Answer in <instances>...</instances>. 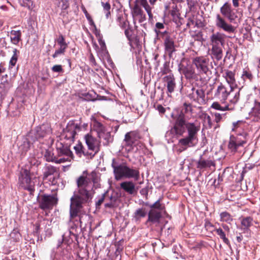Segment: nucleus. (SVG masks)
I'll use <instances>...</instances> for the list:
<instances>
[{
    "label": "nucleus",
    "mask_w": 260,
    "mask_h": 260,
    "mask_svg": "<svg viewBox=\"0 0 260 260\" xmlns=\"http://www.w3.org/2000/svg\"><path fill=\"white\" fill-rule=\"evenodd\" d=\"M185 113L182 111H177L175 114H172V117L174 122L171 128L168 131L166 137L172 135L173 137L178 138L176 145V152L180 153L189 147L195 146L198 142V133L200 130V125L197 122H190L186 121Z\"/></svg>",
    "instance_id": "f257e3e1"
},
{
    "label": "nucleus",
    "mask_w": 260,
    "mask_h": 260,
    "mask_svg": "<svg viewBox=\"0 0 260 260\" xmlns=\"http://www.w3.org/2000/svg\"><path fill=\"white\" fill-rule=\"evenodd\" d=\"M98 180L96 173L93 172L88 176L82 175L76 180L77 191L74 192L70 200V221L79 217L81 226L82 223L81 214L83 205L91 201L94 193L93 188Z\"/></svg>",
    "instance_id": "f03ea898"
},
{
    "label": "nucleus",
    "mask_w": 260,
    "mask_h": 260,
    "mask_svg": "<svg viewBox=\"0 0 260 260\" xmlns=\"http://www.w3.org/2000/svg\"><path fill=\"white\" fill-rule=\"evenodd\" d=\"M85 143L87 149L85 148L81 142L74 147V149L77 155L81 157L82 155L88 159H92L100 150L101 142L96 138L87 134L84 136Z\"/></svg>",
    "instance_id": "7ed1b4c3"
},
{
    "label": "nucleus",
    "mask_w": 260,
    "mask_h": 260,
    "mask_svg": "<svg viewBox=\"0 0 260 260\" xmlns=\"http://www.w3.org/2000/svg\"><path fill=\"white\" fill-rule=\"evenodd\" d=\"M111 167L113 169V173L116 180H119L122 178H133L135 181H138L139 179V170L129 167L126 162L120 163L118 159L113 158Z\"/></svg>",
    "instance_id": "20e7f679"
},
{
    "label": "nucleus",
    "mask_w": 260,
    "mask_h": 260,
    "mask_svg": "<svg viewBox=\"0 0 260 260\" xmlns=\"http://www.w3.org/2000/svg\"><path fill=\"white\" fill-rule=\"evenodd\" d=\"M213 61L206 56L196 57L193 59L192 63L197 69L199 76L206 79L210 78L212 75L211 70L213 68Z\"/></svg>",
    "instance_id": "39448f33"
},
{
    "label": "nucleus",
    "mask_w": 260,
    "mask_h": 260,
    "mask_svg": "<svg viewBox=\"0 0 260 260\" xmlns=\"http://www.w3.org/2000/svg\"><path fill=\"white\" fill-rule=\"evenodd\" d=\"M248 139V135L246 132L238 134L236 137L231 136L228 148L232 152H240L243 150L244 145L247 143Z\"/></svg>",
    "instance_id": "423d86ee"
},
{
    "label": "nucleus",
    "mask_w": 260,
    "mask_h": 260,
    "mask_svg": "<svg viewBox=\"0 0 260 260\" xmlns=\"http://www.w3.org/2000/svg\"><path fill=\"white\" fill-rule=\"evenodd\" d=\"M52 132L50 124L47 123H44L31 129L29 133V137L36 142L50 136Z\"/></svg>",
    "instance_id": "0eeeda50"
},
{
    "label": "nucleus",
    "mask_w": 260,
    "mask_h": 260,
    "mask_svg": "<svg viewBox=\"0 0 260 260\" xmlns=\"http://www.w3.org/2000/svg\"><path fill=\"white\" fill-rule=\"evenodd\" d=\"M37 200L39 207L43 210L52 209L58 202L56 193L41 194L38 197Z\"/></svg>",
    "instance_id": "6e6552de"
},
{
    "label": "nucleus",
    "mask_w": 260,
    "mask_h": 260,
    "mask_svg": "<svg viewBox=\"0 0 260 260\" xmlns=\"http://www.w3.org/2000/svg\"><path fill=\"white\" fill-rule=\"evenodd\" d=\"M81 131L80 123H75V121L71 120L63 129L61 136L70 142H73L76 135Z\"/></svg>",
    "instance_id": "1a4fd4ad"
},
{
    "label": "nucleus",
    "mask_w": 260,
    "mask_h": 260,
    "mask_svg": "<svg viewBox=\"0 0 260 260\" xmlns=\"http://www.w3.org/2000/svg\"><path fill=\"white\" fill-rule=\"evenodd\" d=\"M19 180L22 186L30 192V193L34 191L35 183L31 180L29 171L26 169L22 170L20 172Z\"/></svg>",
    "instance_id": "9d476101"
},
{
    "label": "nucleus",
    "mask_w": 260,
    "mask_h": 260,
    "mask_svg": "<svg viewBox=\"0 0 260 260\" xmlns=\"http://www.w3.org/2000/svg\"><path fill=\"white\" fill-rule=\"evenodd\" d=\"M161 38L164 40L165 50L169 57H172L173 52L176 51L174 39L167 30L164 31Z\"/></svg>",
    "instance_id": "9b49d317"
},
{
    "label": "nucleus",
    "mask_w": 260,
    "mask_h": 260,
    "mask_svg": "<svg viewBox=\"0 0 260 260\" xmlns=\"http://www.w3.org/2000/svg\"><path fill=\"white\" fill-rule=\"evenodd\" d=\"M192 92L188 95V98L200 105H205L206 102L205 91L202 88H191Z\"/></svg>",
    "instance_id": "f8f14e48"
},
{
    "label": "nucleus",
    "mask_w": 260,
    "mask_h": 260,
    "mask_svg": "<svg viewBox=\"0 0 260 260\" xmlns=\"http://www.w3.org/2000/svg\"><path fill=\"white\" fill-rule=\"evenodd\" d=\"M215 25L216 27L228 33H234L236 28L232 24L228 23L224 18L219 14L216 15Z\"/></svg>",
    "instance_id": "ddd939ff"
},
{
    "label": "nucleus",
    "mask_w": 260,
    "mask_h": 260,
    "mask_svg": "<svg viewBox=\"0 0 260 260\" xmlns=\"http://www.w3.org/2000/svg\"><path fill=\"white\" fill-rule=\"evenodd\" d=\"M35 142L34 140L29 138L28 133L25 137H23L21 139L19 140L17 143L19 152L21 154H25Z\"/></svg>",
    "instance_id": "4468645a"
},
{
    "label": "nucleus",
    "mask_w": 260,
    "mask_h": 260,
    "mask_svg": "<svg viewBox=\"0 0 260 260\" xmlns=\"http://www.w3.org/2000/svg\"><path fill=\"white\" fill-rule=\"evenodd\" d=\"M234 91V89L232 90H229L225 86L220 84L217 87L214 94V97L219 100L222 103H224L228 97L232 94Z\"/></svg>",
    "instance_id": "2eb2a0df"
},
{
    "label": "nucleus",
    "mask_w": 260,
    "mask_h": 260,
    "mask_svg": "<svg viewBox=\"0 0 260 260\" xmlns=\"http://www.w3.org/2000/svg\"><path fill=\"white\" fill-rule=\"evenodd\" d=\"M220 12L221 15L226 18L231 22H233L237 17L233 9L231 4L225 2L220 8Z\"/></svg>",
    "instance_id": "dca6fc26"
},
{
    "label": "nucleus",
    "mask_w": 260,
    "mask_h": 260,
    "mask_svg": "<svg viewBox=\"0 0 260 260\" xmlns=\"http://www.w3.org/2000/svg\"><path fill=\"white\" fill-rule=\"evenodd\" d=\"M226 36L225 34L217 31L213 32L210 37V45L211 46L224 47Z\"/></svg>",
    "instance_id": "f3484780"
},
{
    "label": "nucleus",
    "mask_w": 260,
    "mask_h": 260,
    "mask_svg": "<svg viewBox=\"0 0 260 260\" xmlns=\"http://www.w3.org/2000/svg\"><path fill=\"white\" fill-rule=\"evenodd\" d=\"M220 46H211L210 50V55L213 60L215 65H216V62L221 60L223 57V48Z\"/></svg>",
    "instance_id": "a211bd4d"
},
{
    "label": "nucleus",
    "mask_w": 260,
    "mask_h": 260,
    "mask_svg": "<svg viewBox=\"0 0 260 260\" xmlns=\"http://www.w3.org/2000/svg\"><path fill=\"white\" fill-rule=\"evenodd\" d=\"M135 3L132 10L133 16L135 19L138 20L139 22H142L146 20V15L140 7L141 6L137 2V0H136Z\"/></svg>",
    "instance_id": "6ab92c4d"
},
{
    "label": "nucleus",
    "mask_w": 260,
    "mask_h": 260,
    "mask_svg": "<svg viewBox=\"0 0 260 260\" xmlns=\"http://www.w3.org/2000/svg\"><path fill=\"white\" fill-rule=\"evenodd\" d=\"M162 217V212L154 209L150 210L148 214L147 222H151L152 224H158L160 223Z\"/></svg>",
    "instance_id": "aec40b11"
},
{
    "label": "nucleus",
    "mask_w": 260,
    "mask_h": 260,
    "mask_svg": "<svg viewBox=\"0 0 260 260\" xmlns=\"http://www.w3.org/2000/svg\"><path fill=\"white\" fill-rule=\"evenodd\" d=\"M179 70L182 72L185 77L187 80H197L199 75L196 73L194 70L191 67H184L181 66Z\"/></svg>",
    "instance_id": "412c9836"
},
{
    "label": "nucleus",
    "mask_w": 260,
    "mask_h": 260,
    "mask_svg": "<svg viewBox=\"0 0 260 260\" xmlns=\"http://www.w3.org/2000/svg\"><path fill=\"white\" fill-rule=\"evenodd\" d=\"M139 139V137L137 133L131 132L125 134L124 141L126 145L132 146L136 144Z\"/></svg>",
    "instance_id": "4be33fe9"
},
{
    "label": "nucleus",
    "mask_w": 260,
    "mask_h": 260,
    "mask_svg": "<svg viewBox=\"0 0 260 260\" xmlns=\"http://www.w3.org/2000/svg\"><path fill=\"white\" fill-rule=\"evenodd\" d=\"M164 81L167 83V90L170 93L174 92L176 87L175 79L172 74L164 77Z\"/></svg>",
    "instance_id": "5701e85b"
},
{
    "label": "nucleus",
    "mask_w": 260,
    "mask_h": 260,
    "mask_svg": "<svg viewBox=\"0 0 260 260\" xmlns=\"http://www.w3.org/2000/svg\"><path fill=\"white\" fill-rule=\"evenodd\" d=\"M215 163L211 159H205L203 156L201 155L199 159L197 162V168L200 170H203L211 166H214Z\"/></svg>",
    "instance_id": "b1692460"
},
{
    "label": "nucleus",
    "mask_w": 260,
    "mask_h": 260,
    "mask_svg": "<svg viewBox=\"0 0 260 260\" xmlns=\"http://www.w3.org/2000/svg\"><path fill=\"white\" fill-rule=\"evenodd\" d=\"M120 187L130 194L134 193L135 186L132 181H124L120 183Z\"/></svg>",
    "instance_id": "393cba45"
},
{
    "label": "nucleus",
    "mask_w": 260,
    "mask_h": 260,
    "mask_svg": "<svg viewBox=\"0 0 260 260\" xmlns=\"http://www.w3.org/2000/svg\"><path fill=\"white\" fill-rule=\"evenodd\" d=\"M147 215L145 208H140L137 209L133 215V219L135 222H139L142 218L145 217Z\"/></svg>",
    "instance_id": "a878e982"
},
{
    "label": "nucleus",
    "mask_w": 260,
    "mask_h": 260,
    "mask_svg": "<svg viewBox=\"0 0 260 260\" xmlns=\"http://www.w3.org/2000/svg\"><path fill=\"white\" fill-rule=\"evenodd\" d=\"M253 219L250 216L243 218L241 220V224L243 230V233H248L249 228L252 225Z\"/></svg>",
    "instance_id": "bb28decb"
},
{
    "label": "nucleus",
    "mask_w": 260,
    "mask_h": 260,
    "mask_svg": "<svg viewBox=\"0 0 260 260\" xmlns=\"http://www.w3.org/2000/svg\"><path fill=\"white\" fill-rule=\"evenodd\" d=\"M108 200L110 201V203H106L105 204V208H112L117 206L118 197L116 194L113 193L111 196H109L108 192L107 201Z\"/></svg>",
    "instance_id": "cd10ccee"
},
{
    "label": "nucleus",
    "mask_w": 260,
    "mask_h": 260,
    "mask_svg": "<svg viewBox=\"0 0 260 260\" xmlns=\"http://www.w3.org/2000/svg\"><path fill=\"white\" fill-rule=\"evenodd\" d=\"M21 31L20 30H12L10 31V40L12 44L17 45L21 41Z\"/></svg>",
    "instance_id": "c85d7f7f"
},
{
    "label": "nucleus",
    "mask_w": 260,
    "mask_h": 260,
    "mask_svg": "<svg viewBox=\"0 0 260 260\" xmlns=\"http://www.w3.org/2000/svg\"><path fill=\"white\" fill-rule=\"evenodd\" d=\"M241 78L244 82H247L248 83L251 82L253 81V76L249 68H246L243 69L241 75Z\"/></svg>",
    "instance_id": "c756f323"
},
{
    "label": "nucleus",
    "mask_w": 260,
    "mask_h": 260,
    "mask_svg": "<svg viewBox=\"0 0 260 260\" xmlns=\"http://www.w3.org/2000/svg\"><path fill=\"white\" fill-rule=\"evenodd\" d=\"M251 114L255 118V120L258 121L260 119V101H255L254 106L251 111Z\"/></svg>",
    "instance_id": "7c9ffc66"
},
{
    "label": "nucleus",
    "mask_w": 260,
    "mask_h": 260,
    "mask_svg": "<svg viewBox=\"0 0 260 260\" xmlns=\"http://www.w3.org/2000/svg\"><path fill=\"white\" fill-rule=\"evenodd\" d=\"M224 77L226 82L230 85L231 90H232L233 86L235 84V73L231 71H226Z\"/></svg>",
    "instance_id": "2f4dec72"
},
{
    "label": "nucleus",
    "mask_w": 260,
    "mask_h": 260,
    "mask_svg": "<svg viewBox=\"0 0 260 260\" xmlns=\"http://www.w3.org/2000/svg\"><path fill=\"white\" fill-rule=\"evenodd\" d=\"M201 118L203 120V126L205 129H210L212 128L213 123L211 117L207 113H203L201 115Z\"/></svg>",
    "instance_id": "473e14b6"
},
{
    "label": "nucleus",
    "mask_w": 260,
    "mask_h": 260,
    "mask_svg": "<svg viewBox=\"0 0 260 260\" xmlns=\"http://www.w3.org/2000/svg\"><path fill=\"white\" fill-rule=\"evenodd\" d=\"M91 126H92L93 130L96 132L98 136L100 133H102L106 129L105 127L103 125V124L95 119L92 121Z\"/></svg>",
    "instance_id": "72a5a7b5"
},
{
    "label": "nucleus",
    "mask_w": 260,
    "mask_h": 260,
    "mask_svg": "<svg viewBox=\"0 0 260 260\" xmlns=\"http://www.w3.org/2000/svg\"><path fill=\"white\" fill-rule=\"evenodd\" d=\"M161 201V199L159 198L152 204H148V203H146V205L150 208V210L154 209L157 211H160V212H162L165 210V205L160 203Z\"/></svg>",
    "instance_id": "f704fd0d"
},
{
    "label": "nucleus",
    "mask_w": 260,
    "mask_h": 260,
    "mask_svg": "<svg viewBox=\"0 0 260 260\" xmlns=\"http://www.w3.org/2000/svg\"><path fill=\"white\" fill-rule=\"evenodd\" d=\"M57 152L59 156H65L66 157H71V158L73 157L72 151L67 147L62 146L60 148H57Z\"/></svg>",
    "instance_id": "c9c22d12"
},
{
    "label": "nucleus",
    "mask_w": 260,
    "mask_h": 260,
    "mask_svg": "<svg viewBox=\"0 0 260 260\" xmlns=\"http://www.w3.org/2000/svg\"><path fill=\"white\" fill-rule=\"evenodd\" d=\"M20 52L16 48H14L13 50V55L11 57L9 61V69L12 68L14 67L18 60V56Z\"/></svg>",
    "instance_id": "e433bc0d"
},
{
    "label": "nucleus",
    "mask_w": 260,
    "mask_h": 260,
    "mask_svg": "<svg viewBox=\"0 0 260 260\" xmlns=\"http://www.w3.org/2000/svg\"><path fill=\"white\" fill-rule=\"evenodd\" d=\"M98 137L100 139H103L106 141V142L104 144L105 145L109 144V143L111 142L113 140L110 133L106 132V129L102 133H100L98 136Z\"/></svg>",
    "instance_id": "4c0bfd02"
},
{
    "label": "nucleus",
    "mask_w": 260,
    "mask_h": 260,
    "mask_svg": "<svg viewBox=\"0 0 260 260\" xmlns=\"http://www.w3.org/2000/svg\"><path fill=\"white\" fill-rule=\"evenodd\" d=\"M56 171V168L51 165L45 167L43 173L44 178H47L48 176L53 175Z\"/></svg>",
    "instance_id": "58836bf2"
},
{
    "label": "nucleus",
    "mask_w": 260,
    "mask_h": 260,
    "mask_svg": "<svg viewBox=\"0 0 260 260\" xmlns=\"http://www.w3.org/2000/svg\"><path fill=\"white\" fill-rule=\"evenodd\" d=\"M44 156L46 161L55 162L56 157L51 149L46 150Z\"/></svg>",
    "instance_id": "ea45409f"
},
{
    "label": "nucleus",
    "mask_w": 260,
    "mask_h": 260,
    "mask_svg": "<svg viewBox=\"0 0 260 260\" xmlns=\"http://www.w3.org/2000/svg\"><path fill=\"white\" fill-rule=\"evenodd\" d=\"M220 221L230 223L233 221V218L228 212H222L220 214Z\"/></svg>",
    "instance_id": "a19ab883"
},
{
    "label": "nucleus",
    "mask_w": 260,
    "mask_h": 260,
    "mask_svg": "<svg viewBox=\"0 0 260 260\" xmlns=\"http://www.w3.org/2000/svg\"><path fill=\"white\" fill-rule=\"evenodd\" d=\"M215 231L225 244L226 245H230V241L229 239L226 237L224 232L221 228L216 229Z\"/></svg>",
    "instance_id": "79ce46f5"
},
{
    "label": "nucleus",
    "mask_w": 260,
    "mask_h": 260,
    "mask_svg": "<svg viewBox=\"0 0 260 260\" xmlns=\"http://www.w3.org/2000/svg\"><path fill=\"white\" fill-rule=\"evenodd\" d=\"M19 4L24 7L27 8L29 10H32L33 8V2L31 0H18Z\"/></svg>",
    "instance_id": "37998d69"
},
{
    "label": "nucleus",
    "mask_w": 260,
    "mask_h": 260,
    "mask_svg": "<svg viewBox=\"0 0 260 260\" xmlns=\"http://www.w3.org/2000/svg\"><path fill=\"white\" fill-rule=\"evenodd\" d=\"M211 107L215 110H220L222 111H224L226 110H229V105H225V106H221L218 102H214Z\"/></svg>",
    "instance_id": "c03bdc74"
},
{
    "label": "nucleus",
    "mask_w": 260,
    "mask_h": 260,
    "mask_svg": "<svg viewBox=\"0 0 260 260\" xmlns=\"http://www.w3.org/2000/svg\"><path fill=\"white\" fill-rule=\"evenodd\" d=\"M101 4L102 7H103L104 11L106 14V17L108 19L111 15V5L108 2L105 3L102 2Z\"/></svg>",
    "instance_id": "a18cd8bd"
},
{
    "label": "nucleus",
    "mask_w": 260,
    "mask_h": 260,
    "mask_svg": "<svg viewBox=\"0 0 260 260\" xmlns=\"http://www.w3.org/2000/svg\"><path fill=\"white\" fill-rule=\"evenodd\" d=\"M164 28L165 25L163 23L157 22L155 24V28L154 31L158 36H160V37H162V35L161 33H163L164 31H161V29H162Z\"/></svg>",
    "instance_id": "49530a36"
},
{
    "label": "nucleus",
    "mask_w": 260,
    "mask_h": 260,
    "mask_svg": "<svg viewBox=\"0 0 260 260\" xmlns=\"http://www.w3.org/2000/svg\"><path fill=\"white\" fill-rule=\"evenodd\" d=\"M107 196H108V191H106L105 193L102 194L101 197L98 198V201L95 203V206L96 208H100L102 204L104 201H107Z\"/></svg>",
    "instance_id": "de8ad7c7"
},
{
    "label": "nucleus",
    "mask_w": 260,
    "mask_h": 260,
    "mask_svg": "<svg viewBox=\"0 0 260 260\" xmlns=\"http://www.w3.org/2000/svg\"><path fill=\"white\" fill-rule=\"evenodd\" d=\"M191 37L193 39L194 41H198L201 43L205 41V40L203 38V34L201 31H199L191 35Z\"/></svg>",
    "instance_id": "09e8293b"
},
{
    "label": "nucleus",
    "mask_w": 260,
    "mask_h": 260,
    "mask_svg": "<svg viewBox=\"0 0 260 260\" xmlns=\"http://www.w3.org/2000/svg\"><path fill=\"white\" fill-rule=\"evenodd\" d=\"M56 41L60 47H68V44L66 42L65 38L62 35H59Z\"/></svg>",
    "instance_id": "8fccbe9b"
},
{
    "label": "nucleus",
    "mask_w": 260,
    "mask_h": 260,
    "mask_svg": "<svg viewBox=\"0 0 260 260\" xmlns=\"http://www.w3.org/2000/svg\"><path fill=\"white\" fill-rule=\"evenodd\" d=\"M67 48V47L59 46V48L57 50H56L55 51L54 53L52 55L53 58H55L57 57L59 55H64Z\"/></svg>",
    "instance_id": "3c124183"
},
{
    "label": "nucleus",
    "mask_w": 260,
    "mask_h": 260,
    "mask_svg": "<svg viewBox=\"0 0 260 260\" xmlns=\"http://www.w3.org/2000/svg\"><path fill=\"white\" fill-rule=\"evenodd\" d=\"M170 14L174 19L179 17L180 14L176 5H173L172 6V9L170 10Z\"/></svg>",
    "instance_id": "603ef678"
},
{
    "label": "nucleus",
    "mask_w": 260,
    "mask_h": 260,
    "mask_svg": "<svg viewBox=\"0 0 260 260\" xmlns=\"http://www.w3.org/2000/svg\"><path fill=\"white\" fill-rule=\"evenodd\" d=\"M181 110H182L184 113H185V114L188 113H191L192 109L191 104L184 103Z\"/></svg>",
    "instance_id": "864d4df0"
},
{
    "label": "nucleus",
    "mask_w": 260,
    "mask_h": 260,
    "mask_svg": "<svg viewBox=\"0 0 260 260\" xmlns=\"http://www.w3.org/2000/svg\"><path fill=\"white\" fill-rule=\"evenodd\" d=\"M11 239L14 241L17 242L19 240L20 238V234L17 230H13L10 234Z\"/></svg>",
    "instance_id": "5fc2aeb1"
},
{
    "label": "nucleus",
    "mask_w": 260,
    "mask_h": 260,
    "mask_svg": "<svg viewBox=\"0 0 260 260\" xmlns=\"http://www.w3.org/2000/svg\"><path fill=\"white\" fill-rule=\"evenodd\" d=\"M171 70L169 68V62L166 61L164 64L162 68L161 69V72L163 75L170 74Z\"/></svg>",
    "instance_id": "6e6d98bb"
},
{
    "label": "nucleus",
    "mask_w": 260,
    "mask_h": 260,
    "mask_svg": "<svg viewBox=\"0 0 260 260\" xmlns=\"http://www.w3.org/2000/svg\"><path fill=\"white\" fill-rule=\"evenodd\" d=\"M239 98H240V90H239L238 91H236L233 97L230 100V103H231L232 104H236L238 102V101L239 100Z\"/></svg>",
    "instance_id": "4d7b16f0"
},
{
    "label": "nucleus",
    "mask_w": 260,
    "mask_h": 260,
    "mask_svg": "<svg viewBox=\"0 0 260 260\" xmlns=\"http://www.w3.org/2000/svg\"><path fill=\"white\" fill-rule=\"evenodd\" d=\"M214 115L215 117L214 121L216 123H218L221 120H222L223 117H224L225 116V114H220V113L216 112L214 113Z\"/></svg>",
    "instance_id": "13d9d810"
},
{
    "label": "nucleus",
    "mask_w": 260,
    "mask_h": 260,
    "mask_svg": "<svg viewBox=\"0 0 260 260\" xmlns=\"http://www.w3.org/2000/svg\"><path fill=\"white\" fill-rule=\"evenodd\" d=\"M62 157H61L60 158H58L56 157L55 163L56 164H61L68 161L71 160V157H66L65 156H62Z\"/></svg>",
    "instance_id": "bf43d9fd"
},
{
    "label": "nucleus",
    "mask_w": 260,
    "mask_h": 260,
    "mask_svg": "<svg viewBox=\"0 0 260 260\" xmlns=\"http://www.w3.org/2000/svg\"><path fill=\"white\" fill-rule=\"evenodd\" d=\"M83 11L87 18V19L89 21V22L90 23V24L91 25H94V22L91 18V17L90 16V15L89 14V13L87 12V11H86V10L85 9V8H84L83 9Z\"/></svg>",
    "instance_id": "052dcab7"
},
{
    "label": "nucleus",
    "mask_w": 260,
    "mask_h": 260,
    "mask_svg": "<svg viewBox=\"0 0 260 260\" xmlns=\"http://www.w3.org/2000/svg\"><path fill=\"white\" fill-rule=\"evenodd\" d=\"M52 71L55 73H62L63 72V69L61 65H54L51 68Z\"/></svg>",
    "instance_id": "680f3d73"
},
{
    "label": "nucleus",
    "mask_w": 260,
    "mask_h": 260,
    "mask_svg": "<svg viewBox=\"0 0 260 260\" xmlns=\"http://www.w3.org/2000/svg\"><path fill=\"white\" fill-rule=\"evenodd\" d=\"M243 121L241 120H238L236 122H234L232 124V131L235 132L240 125L241 124L243 123Z\"/></svg>",
    "instance_id": "e2e57ef3"
},
{
    "label": "nucleus",
    "mask_w": 260,
    "mask_h": 260,
    "mask_svg": "<svg viewBox=\"0 0 260 260\" xmlns=\"http://www.w3.org/2000/svg\"><path fill=\"white\" fill-rule=\"evenodd\" d=\"M223 181V178L221 175L219 174L218 176L217 180L215 179H214L213 184L214 186H216L219 185L220 182H221Z\"/></svg>",
    "instance_id": "0e129e2a"
},
{
    "label": "nucleus",
    "mask_w": 260,
    "mask_h": 260,
    "mask_svg": "<svg viewBox=\"0 0 260 260\" xmlns=\"http://www.w3.org/2000/svg\"><path fill=\"white\" fill-rule=\"evenodd\" d=\"M69 2L68 0H63L61 9L63 10H66L69 7Z\"/></svg>",
    "instance_id": "69168bd1"
},
{
    "label": "nucleus",
    "mask_w": 260,
    "mask_h": 260,
    "mask_svg": "<svg viewBox=\"0 0 260 260\" xmlns=\"http://www.w3.org/2000/svg\"><path fill=\"white\" fill-rule=\"evenodd\" d=\"M156 109L160 114H164L166 112V109L161 105H158L156 107Z\"/></svg>",
    "instance_id": "338daca9"
},
{
    "label": "nucleus",
    "mask_w": 260,
    "mask_h": 260,
    "mask_svg": "<svg viewBox=\"0 0 260 260\" xmlns=\"http://www.w3.org/2000/svg\"><path fill=\"white\" fill-rule=\"evenodd\" d=\"M6 71L5 63L1 62L0 63V75L5 73Z\"/></svg>",
    "instance_id": "774afa93"
}]
</instances>
